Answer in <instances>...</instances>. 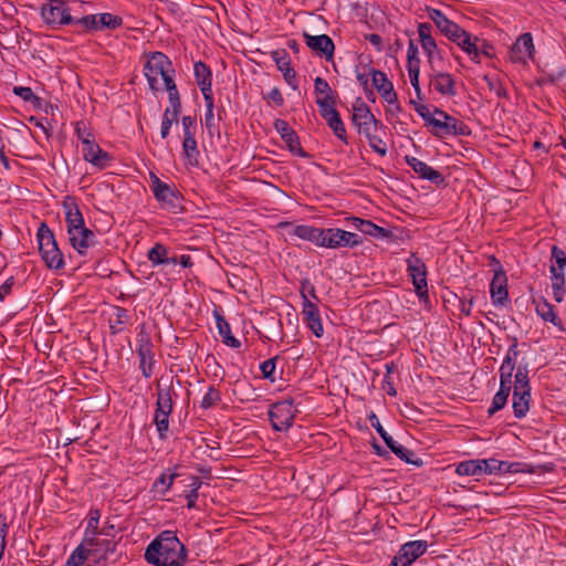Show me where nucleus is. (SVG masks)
<instances>
[{"mask_svg":"<svg viewBox=\"0 0 566 566\" xmlns=\"http://www.w3.org/2000/svg\"><path fill=\"white\" fill-rule=\"evenodd\" d=\"M406 161L413 169V171L418 174L421 178L437 184L443 181L442 175L438 170L428 166L420 159L416 157L406 156Z\"/></svg>","mask_w":566,"mask_h":566,"instance_id":"26","label":"nucleus"},{"mask_svg":"<svg viewBox=\"0 0 566 566\" xmlns=\"http://www.w3.org/2000/svg\"><path fill=\"white\" fill-rule=\"evenodd\" d=\"M409 78L412 87L415 88L416 95L418 99H422L421 88L419 85V73L420 67H416V65L408 67Z\"/></svg>","mask_w":566,"mask_h":566,"instance_id":"55","label":"nucleus"},{"mask_svg":"<svg viewBox=\"0 0 566 566\" xmlns=\"http://www.w3.org/2000/svg\"><path fill=\"white\" fill-rule=\"evenodd\" d=\"M205 104H206V114H205V125L210 134L213 133V130L217 128V120L214 118L213 114V97L212 96H206L203 97Z\"/></svg>","mask_w":566,"mask_h":566,"instance_id":"42","label":"nucleus"},{"mask_svg":"<svg viewBox=\"0 0 566 566\" xmlns=\"http://www.w3.org/2000/svg\"><path fill=\"white\" fill-rule=\"evenodd\" d=\"M373 86L381 95L384 101L390 105L398 103L397 94L394 90L392 83L388 80L387 75L378 70L370 69Z\"/></svg>","mask_w":566,"mask_h":566,"instance_id":"16","label":"nucleus"},{"mask_svg":"<svg viewBox=\"0 0 566 566\" xmlns=\"http://www.w3.org/2000/svg\"><path fill=\"white\" fill-rule=\"evenodd\" d=\"M354 228L361 231L365 234H368L374 238H391V231L375 224L369 220H364L357 217H352L347 219Z\"/></svg>","mask_w":566,"mask_h":566,"instance_id":"25","label":"nucleus"},{"mask_svg":"<svg viewBox=\"0 0 566 566\" xmlns=\"http://www.w3.org/2000/svg\"><path fill=\"white\" fill-rule=\"evenodd\" d=\"M416 65V67H420V61L418 59V49L417 46L410 42L407 50V69Z\"/></svg>","mask_w":566,"mask_h":566,"instance_id":"58","label":"nucleus"},{"mask_svg":"<svg viewBox=\"0 0 566 566\" xmlns=\"http://www.w3.org/2000/svg\"><path fill=\"white\" fill-rule=\"evenodd\" d=\"M82 153L84 159L99 170L105 169L111 161L108 153L104 151L94 140L88 145H83Z\"/></svg>","mask_w":566,"mask_h":566,"instance_id":"21","label":"nucleus"},{"mask_svg":"<svg viewBox=\"0 0 566 566\" xmlns=\"http://www.w3.org/2000/svg\"><path fill=\"white\" fill-rule=\"evenodd\" d=\"M410 103L415 106L416 112L426 122V125L431 126V120L436 117L434 112L431 113L427 105L419 104L413 99H411Z\"/></svg>","mask_w":566,"mask_h":566,"instance_id":"53","label":"nucleus"},{"mask_svg":"<svg viewBox=\"0 0 566 566\" xmlns=\"http://www.w3.org/2000/svg\"><path fill=\"white\" fill-rule=\"evenodd\" d=\"M220 401V392L213 387H209L201 400V407L205 409L211 408Z\"/></svg>","mask_w":566,"mask_h":566,"instance_id":"49","label":"nucleus"},{"mask_svg":"<svg viewBox=\"0 0 566 566\" xmlns=\"http://www.w3.org/2000/svg\"><path fill=\"white\" fill-rule=\"evenodd\" d=\"M67 234L71 245L80 254H85L87 249L95 242V234L85 226L69 232Z\"/></svg>","mask_w":566,"mask_h":566,"instance_id":"23","label":"nucleus"},{"mask_svg":"<svg viewBox=\"0 0 566 566\" xmlns=\"http://www.w3.org/2000/svg\"><path fill=\"white\" fill-rule=\"evenodd\" d=\"M172 394L171 388H161L158 385L154 423L161 439L166 438L169 429V416L174 408Z\"/></svg>","mask_w":566,"mask_h":566,"instance_id":"4","label":"nucleus"},{"mask_svg":"<svg viewBox=\"0 0 566 566\" xmlns=\"http://www.w3.org/2000/svg\"><path fill=\"white\" fill-rule=\"evenodd\" d=\"M478 41V38L472 40L471 35L465 30L460 32L459 38L457 40H453V42H455L464 52L471 55L472 60L475 62H479V45L476 43Z\"/></svg>","mask_w":566,"mask_h":566,"instance_id":"31","label":"nucleus"},{"mask_svg":"<svg viewBox=\"0 0 566 566\" xmlns=\"http://www.w3.org/2000/svg\"><path fill=\"white\" fill-rule=\"evenodd\" d=\"M148 259L154 265L166 263L175 264L177 262L176 258H167V249L160 243L155 244V247L148 251Z\"/></svg>","mask_w":566,"mask_h":566,"instance_id":"36","label":"nucleus"},{"mask_svg":"<svg viewBox=\"0 0 566 566\" xmlns=\"http://www.w3.org/2000/svg\"><path fill=\"white\" fill-rule=\"evenodd\" d=\"M40 255L45 265L51 270L64 268V256L57 247L54 233L42 222L36 232Z\"/></svg>","mask_w":566,"mask_h":566,"instance_id":"2","label":"nucleus"},{"mask_svg":"<svg viewBox=\"0 0 566 566\" xmlns=\"http://www.w3.org/2000/svg\"><path fill=\"white\" fill-rule=\"evenodd\" d=\"M324 230L315 228L313 226L300 224L293 228V234L300 239L310 241L317 247L322 248V241L324 240Z\"/></svg>","mask_w":566,"mask_h":566,"instance_id":"30","label":"nucleus"},{"mask_svg":"<svg viewBox=\"0 0 566 566\" xmlns=\"http://www.w3.org/2000/svg\"><path fill=\"white\" fill-rule=\"evenodd\" d=\"M407 265L416 293L420 298H428L426 264L416 254H411L407 259Z\"/></svg>","mask_w":566,"mask_h":566,"instance_id":"10","label":"nucleus"},{"mask_svg":"<svg viewBox=\"0 0 566 566\" xmlns=\"http://www.w3.org/2000/svg\"><path fill=\"white\" fill-rule=\"evenodd\" d=\"M8 534V524L4 515L0 514V560L6 549V537Z\"/></svg>","mask_w":566,"mask_h":566,"instance_id":"57","label":"nucleus"},{"mask_svg":"<svg viewBox=\"0 0 566 566\" xmlns=\"http://www.w3.org/2000/svg\"><path fill=\"white\" fill-rule=\"evenodd\" d=\"M76 135L83 145H88L94 140L92 133L85 127L83 122L76 124Z\"/></svg>","mask_w":566,"mask_h":566,"instance_id":"56","label":"nucleus"},{"mask_svg":"<svg viewBox=\"0 0 566 566\" xmlns=\"http://www.w3.org/2000/svg\"><path fill=\"white\" fill-rule=\"evenodd\" d=\"M62 207L65 212L67 233L85 226L83 214L73 197H65Z\"/></svg>","mask_w":566,"mask_h":566,"instance_id":"20","label":"nucleus"},{"mask_svg":"<svg viewBox=\"0 0 566 566\" xmlns=\"http://www.w3.org/2000/svg\"><path fill=\"white\" fill-rule=\"evenodd\" d=\"M41 13L42 18L49 24H69L72 22V17L67 12L65 3L61 0H54L53 2L43 4Z\"/></svg>","mask_w":566,"mask_h":566,"instance_id":"14","label":"nucleus"},{"mask_svg":"<svg viewBox=\"0 0 566 566\" xmlns=\"http://www.w3.org/2000/svg\"><path fill=\"white\" fill-rule=\"evenodd\" d=\"M151 191L163 209L177 213L182 209L181 200L174 187L163 182L154 172L149 175Z\"/></svg>","mask_w":566,"mask_h":566,"instance_id":"6","label":"nucleus"},{"mask_svg":"<svg viewBox=\"0 0 566 566\" xmlns=\"http://www.w3.org/2000/svg\"><path fill=\"white\" fill-rule=\"evenodd\" d=\"M455 472L459 475L473 476L478 480L483 475L481 460H468L460 462L455 468Z\"/></svg>","mask_w":566,"mask_h":566,"instance_id":"35","label":"nucleus"},{"mask_svg":"<svg viewBox=\"0 0 566 566\" xmlns=\"http://www.w3.org/2000/svg\"><path fill=\"white\" fill-rule=\"evenodd\" d=\"M361 242V239L356 233L345 231L338 228H328L324 230V240L322 241V248H354L359 245Z\"/></svg>","mask_w":566,"mask_h":566,"instance_id":"8","label":"nucleus"},{"mask_svg":"<svg viewBox=\"0 0 566 566\" xmlns=\"http://www.w3.org/2000/svg\"><path fill=\"white\" fill-rule=\"evenodd\" d=\"M314 91H315V94H316L317 98L331 99V98H335L336 97L335 92L331 88V86L327 83V81H325L322 77H316L315 78V81H314Z\"/></svg>","mask_w":566,"mask_h":566,"instance_id":"43","label":"nucleus"},{"mask_svg":"<svg viewBox=\"0 0 566 566\" xmlns=\"http://www.w3.org/2000/svg\"><path fill=\"white\" fill-rule=\"evenodd\" d=\"M13 94L21 97L24 102H30L35 106H40L41 98L33 94L32 90L28 86H14Z\"/></svg>","mask_w":566,"mask_h":566,"instance_id":"46","label":"nucleus"},{"mask_svg":"<svg viewBox=\"0 0 566 566\" xmlns=\"http://www.w3.org/2000/svg\"><path fill=\"white\" fill-rule=\"evenodd\" d=\"M368 139L369 146L380 156H385L387 154L386 144L377 136L376 133H370V135H365Z\"/></svg>","mask_w":566,"mask_h":566,"instance_id":"50","label":"nucleus"},{"mask_svg":"<svg viewBox=\"0 0 566 566\" xmlns=\"http://www.w3.org/2000/svg\"><path fill=\"white\" fill-rule=\"evenodd\" d=\"M536 313L547 322L553 323L554 325H560V321L558 319L556 313L554 312V308L551 304L547 302H544L542 304H538L536 306Z\"/></svg>","mask_w":566,"mask_h":566,"instance_id":"44","label":"nucleus"},{"mask_svg":"<svg viewBox=\"0 0 566 566\" xmlns=\"http://www.w3.org/2000/svg\"><path fill=\"white\" fill-rule=\"evenodd\" d=\"M98 522H99V512L98 510H91L87 521V527H86V537L91 534L92 537L97 534L98 530Z\"/></svg>","mask_w":566,"mask_h":566,"instance_id":"51","label":"nucleus"},{"mask_svg":"<svg viewBox=\"0 0 566 566\" xmlns=\"http://www.w3.org/2000/svg\"><path fill=\"white\" fill-rule=\"evenodd\" d=\"M98 21H99V14H92V15L83 17L82 19L78 20V23H82L83 25H85L88 29L97 30L101 28V23H98Z\"/></svg>","mask_w":566,"mask_h":566,"instance_id":"62","label":"nucleus"},{"mask_svg":"<svg viewBox=\"0 0 566 566\" xmlns=\"http://www.w3.org/2000/svg\"><path fill=\"white\" fill-rule=\"evenodd\" d=\"M514 368V361L510 356H506L500 367V385H502V387H512V385H514V380L512 379Z\"/></svg>","mask_w":566,"mask_h":566,"instance_id":"38","label":"nucleus"},{"mask_svg":"<svg viewBox=\"0 0 566 566\" xmlns=\"http://www.w3.org/2000/svg\"><path fill=\"white\" fill-rule=\"evenodd\" d=\"M182 150L187 163L191 166H196L198 164L199 150L195 134H187V136L184 137Z\"/></svg>","mask_w":566,"mask_h":566,"instance_id":"34","label":"nucleus"},{"mask_svg":"<svg viewBox=\"0 0 566 566\" xmlns=\"http://www.w3.org/2000/svg\"><path fill=\"white\" fill-rule=\"evenodd\" d=\"M553 297L560 303L565 296V273L563 269L551 268Z\"/></svg>","mask_w":566,"mask_h":566,"instance_id":"32","label":"nucleus"},{"mask_svg":"<svg viewBox=\"0 0 566 566\" xmlns=\"http://www.w3.org/2000/svg\"><path fill=\"white\" fill-rule=\"evenodd\" d=\"M353 123L358 128V132L364 135L377 133L379 122L375 118L369 107L359 102L353 108Z\"/></svg>","mask_w":566,"mask_h":566,"instance_id":"11","label":"nucleus"},{"mask_svg":"<svg viewBox=\"0 0 566 566\" xmlns=\"http://www.w3.org/2000/svg\"><path fill=\"white\" fill-rule=\"evenodd\" d=\"M95 538L85 537L83 543L71 554L64 566H82L93 552Z\"/></svg>","mask_w":566,"mask_h":566,"instance_id":"28","label":"nucleus"},{"mask_svg":"<svg viewBox=\"0 0 566 566\" xmlns=\"http://www.w3.org/2000/svg\"><path fill=\"white\" fill-rule=\"evenodd\" d=\"M432 85L436 91L441 93L442 95H451L455 94L454 91V80L448 73H439L432 80Z\"/></svg>","mask_w":566,"mask_h":566,"instance_id":"33","label":"nucleus"},{"mask_svg":"<svg viewBox=\"0 0 566 566\" xmlns=\"http://www.w3.org/2000/svg\"><path fill=\"white\" fill-rule=\"evenodd\" d=\"M303 36L310 49L324 55L327 60L333 57L335 45L328 35H311L308 33H304Z\"/></svg>","mask_w":566,"mask_h":566,"instance_id":"22","label":"nucleus"},{"mask_svg":"<svg viewBox=\"0 0 566 566\" xmlns=\"http://www.w3.org/2000/svg\"><path fill=\"white\" fill-rule=\"evenodd\" d=\"M534 52L535 49L532 34L523 33L512 45L509 53V59L513 63L525 64L527 60L533 57Z\"/></svg>","mask_w":566,"mask_h":566,"instance_id":"13","label":"nucleus"},{"mask_svg":"<svg viewBox=\"0 0 566 566\" xmlns=\"http://www.w3.org/2000/svg\"><path fill=\"white\" fill-rule=\"evenodd\" d=\"M195 76L203 97L212 96V75L210 69L203 62L195 63Z\"/></svg>","mask_w":566,"mask_h":566,"instance_id":"27","label":"nucleus"},{"mask_svg":"<svg viewBox=\"0 0 566 566\" xmlns=\"http://www.w3.org/2000/svg\"><path fill=\"white\" fill-rule=\"evenodd\" d=\"M369 421L373 426V428L379 433V436L382 438L387 447L401 460H403L407 463H413L419 464L417 461L412 459L415 455L412 451L408 450L403 446L399 444L397 441L394 440L391 436L387 433V431L384 429L381 423L379 422L377 416L375 413H371L369 416Z\"/></svg>","mask_w":566,"mask_h":566,"instance_id":"12","label":"nucleus"},{"mask_svg":"<svg viewBox=\"0 0 566 566\" xmlns=\"http://www.w3.org/2000/svg\"><path fill=\"white\" fill-rule=\"evenodd\" d=\"M163 88H166V91L168 92V98L171 107L181 108L179 92L177 90L174 78H167V83L163 85Z\"/></svg>","mask_w":566,"mask_h":566,"instance_id":"47","label":"nucleus"},{"mask_svg":"<svg viewBox=\"0 0 566 566\" xmlns=\"http://www.w3.org/2000/svg\"><path fill=\"white\" fill-rule=\"evenodd\" d=\"M506 282L507 279L502 268L495 269L493 280L490 285L493 304L503 305L507 301L509 292Z\"/></svg>","mask_w":566,"mask_h":566,"instance_id":"19","label":"nucleus"},{"mask_svg":"<svg viewBox=\"0 0 566 566\" xmlns=\"http://www.w3.org/2000/svg\"><path fill=\"white\" fill-rule=\"evenodd\" d=\"M269 416L275 430L283 431L289 429L293 424L295 417L292 401L284 400L272 405Z\"/></svg>","mask_w":566,"mask_h":566,"instance_id":"9","label":"nucleus"},{"mask_svg":"<svg viewBox=\"0 0 566 566\" xmlns=\"http://www.w3.org/2000/svg\"><path fill=\"white\" fill-rule=\"evenodd\" d=\"M426 11L428 13L429 19L436 24L438 29L441 28V25H443V23L449 19L439 9L426 7Z\"/></svg>","mask_w":566,"mask_h":566,"instance_id":"54","label":"nucleus"},{"mask_svg":"<svg viewBox=\"0 0 566 566\" xmlns=\"http://www.w3.org/2000/svg\"><path fill=\"white\" fill-rule=\"evenodd\" d=\"M274 128L284 140L289 150L296 156L306 157V153L303 150L298 136L293 128L290 127L289 123L283 119H276L274 122Z\"/></svg>","mask_w":566,"mask_h":566,"instance_id":"15","label":"nucleus"},{"mask_svg":"<svg viewBox=\"0 0 566 566\" xmlns=\"http://www.w3.org/2000/svg\"><path fill=\"white\" fill-rule=\"evenodd\" d=\"M301 296L303 302H305V300H310V297L316 301L318 300L314 285L311 284L307 280L303 281L301 284Z\"/></svg>","mask_w":566,"mask_h":566,"instance_id":"59","label":"nucleus"},{"mask_svg":"<svg viewBox=\"0 0 566 566\" xmlns=\"http://www.w3.org/2000/svg\"><path fill=\"white\" fill-rule=\"evenodd\" d=\"M420 42H421V46L424 50V52L427 53L429 60H432L434 53L438 50L434 39L429 38V39L422 40Z\"/></svg>","mask_w":566,"mask_h":566,"instance_id":"63","label":"nucleus"},{"mask_svg":"<svg viewBox=\"0 0 566 566\" xmlns=\"http://www.w3.org/2000/svg\"><path fill=\"white\" fill-rule=\"evenodd\" d=\"M145 559L154 566H184L187 551L174 532L164 531L147 546Z\"/></svg>","mask_w":566,"mask_h":566,"instance_id":"1","label":"nucleus"},{"mask_svg":"<svg viewBox=\"0 0 566 566\" xmlns=\"http://www.w3.org/2000/svg\"><path fill=\"white\" fill-rule=\"evenodd\" d=\"M144 72L150 90L159 91L167 83V78H174L175 70L165 54L155 52L147 60Z\"/></svg>","mask_w":566,"mask_h":566,"instance_id":"3","label":"nucleus"},{"mask_svg":"<svg viewBox=\"0 0 566 566\" xmlns=\"http://www.w3.org/2000/svg\"><path fill=\"white\" fill-rule=\"evenodd\" d=\"M302 315L306 326L313 332L316 337H322L324 333L318 307L311 300L303 302Z\"/></svg>","mask_w":566,"mask_h":566,"instance_id":"18","label":"nucleus"},{"mask_svg":"<svg viewBox=\"0 0 566 566\" xmlns=\"http://www.w3.org/2000/svg\"><path fill=\"white\" fill-rule=\"evenodd\" d=\"M436 117L431 120L432 133L438 137H443L447 135H460L465 136L469 134L468 126L457 119L453 116H450L446 112L434 108Z\"/></svg>","mask_w":566,"mask_h":566,"instance_id":"7","label":"nucleus"},{"mask_svg":"<svg viewBox=\"0 0 566 566\" xmlns=\"http://www.w3.org/2000/svg\"><path fill=\"white\" fill-rule=\"evenodd\" d=\"M497 465H499V460H495V459L481 460L483 475L497 473Z\"/></svg>","mask_w":566,"mask_h":566,"instance_id":"61","label":"nucleus"},{"mask_svg":"<svg viewBox=\"0 0 566 566\" xmlns=\"http://www.w3.org/2000/svg\"><path fill=\"white\" fill-rule=\"evenodd\" d=\"M426 541H412L403 544L395 558L401 566H410L417 558L427 552Z\"/></svg>","mask_w":566,"mask_h":566,"instance_id":"17","label":"nucleus"},{"mask_svg":"<svg viewBox=\"0 0 566 566\" xmlns=\"http://www.w3.org/2000/svg\"><path fill=\"white\" fill-rule=\"evenodd\" d=\"M439 31L446 35L449 40L453 41L459 38L460 32L463 31L462 28H460L455 22L448 19L441 28H439Z\"/></svg>","mask_w":566,"mask_h":566,"instance_id":"48","label":"nucleus"},{"mask_svg":"<svg viewBox=\"0 0 566 566\" xmlns=\"http://www.w3.org/2000/svg\"><path fill=\"white\" fill-rule=\"evenodd\" d=\"M265 98L273 102L276 106H282L284 103L283 95L277 87L272 88Z\"/></svg>","mask_w":566,"mask_h":566,"instance_id":"64","label":"nucleus"},{"mask_svg":"<svg viewBox=\"0 0 566 566\" xmlns=\"http://www.w3.org/2000/svg\"><path fill=\"white\" fill-rule=\"evenodd\" d=\"M511 389L512 387H502V385H500L499 391L493 397L492 406L488 410L490 416H493L506 405Z\"/></svg>","mask_w":566,"mask_h":566,"instance_id":"39","label":"nucleus"},{"mask_svg":"<svg viewBox=\"0 0 566 566\" xmlns=\"http://www.w3.org/2000/svg\"><path fill=\"white\" fill-rule=\"evenodd\" d=\"M217 327L226 345L233 348L240 347V342L231 335L229 323L220 315L217 316Z\"/></svg>","mask_w":566,"mask_h":566,"instance_id":"37","label":"nucleus"},{"mask_svg":"<svg viewBox=\"0 0 566 566\" xmlns=\"http://www.w3.org/2000/svg\"><path fill=\"white\" fill-rule=\"evenodd\" d=\"M271 56L277 69L282 72L284 80L293 88H296V73L291 66V60L285 50L272 51Z\"/></svg>","mask_w":566,"mask_h":566,"instance_id":"24","label":"nucleus"},{"mask_svg":"<svg viewBox=\"0 0 566 566\" xmlns=\"http://www.w3.org/2000/svg\"><path fill=\"white\" fill-rule=\"evenodd\" d=\"M531 401V386L527 377V373L517 369L514 375L513 386V411L516 418H523L530 410Z\"/></svg>","mask_w":566,"mask_h":566,"instance_id":"5","label":"nucleus"},{"mask_svg":"<svg viewBox=\"0 0 566 566\" xmlns=\"http://www.w3.org/2000/svg\"><path fill=\"white\" fill-rule=\"evenodd\" d=\"M552 255L555 259L556 263L551 268H558L564 270V268L566 266V254L564 253V251L557 247H553Z\"/></svg>","mask_w":566,"mask_h":566,"instance_id":"60","label":"nucleus"},{"mask_svg":"<svg viewBox=\"0 0 566 566\" xmlns=\"http://www.w3.org/2000/svg\"><path fill=\"white\" fill-rule=\"evenodd\" d=\"M140 369L146 378L153 374L154 353L153 345L148 339H142L138 347Z\"/></svg>","mask_w":566,"mask_h":566,"instance_id":"29","label":"nucleus"},{"mask_svg":"<svg viewBox=\"0 0 566 566\" xmlns=\"http://www.w3.org/2000/svg\"><path fill=\"white\" fill-rule=\"evenodd\" d=\"M177 473H163L153 485V489L161 495H165L171 488Z\"/></svg>","mask_w":566,"mask_h":566,"instance_id":"41","label":"nucleus"},{"mask_svg":"<svg viewBox=\"0 0 566 566\" xmlns=\"http://www.w3.org/2000/svg\"><path fill=\"white\" fill-rule=\"evenodd\" d=\"M98 23H101V28L115 29L122 24V18L111 13H101Z\"/></svg>","mask_w":566,"mask_h":566,"instance_id":"52","label":"nucleus"},{"mask_svg":"<svg viewBox=\"0 0 566 566\" xmlns=\"http://www.w3.org/2000/svg\"><path fill=\"white\" fill-rule=\"evenodd\" d=\"M316 103L319 107L321 116L326 120L338 114L336 109V97L335 98H316Z\"/></svg>","mask_w":566,"mask_h":566,"instance_id":"40","label":"nucleus"},{"mask_svg":"<svg viewBox=\"0 0 566 566\" xmlns=\"http://www.w3.org/2000/svg\"><path fill=\"white\" fill-rule=\"evenodd\" d=\"M327 122V125L329 126V128L334 132V134L340 139L343 140L344 143L347 144V135H346V129H345V126H344V123L340 118V115L339 113L328 119H326Z\"/></svg>","mask_w":566,"mask_h":566,"instance_id":"45","label":"nucleus"}]
</instances>
